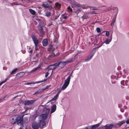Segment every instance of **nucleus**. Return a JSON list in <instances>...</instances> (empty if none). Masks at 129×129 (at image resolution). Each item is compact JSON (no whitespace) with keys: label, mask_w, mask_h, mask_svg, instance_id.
Instances as JSON below:
<instances>
[{"label":"nucleus","mask_w":129,"mask_h":129,"mask_svg":"<svg viewBox=\"0 0 129 129\" xmlns=\"http://www.w3.org/2000/svg\"><path fill=\"white\" fill-rule=\"evenodd\" d=\"M10 121L12 124H14L16 122L18 123H21L23 121L19 116H14L11 119Z\"/></svg>","instance_id":"1"},{"label":"nucleus","mask_w":129,"mask_h":129,"mask_svg":"<svg viewBox=\"0 0 129 129\" xmlns=\"http://www.w3.org/2000/svg\"><path fill=\"white\" fill-rule=\"evenodd\" d=\"M72 73H71L67 78L65 81L64 83L62 85L61 89L62 90L65 89L68 86L70 83L71 77L72 76Z\"/></svg>","instance_id":"2"},{"label":"nucleus","mask_w":129,"mask_h":129,"mask_svg":"<svg viewBox=\"0 0 129 129\" xmlns=\"http://www.w3.org/2000/svg\"><path fill=\"white\" fill-rule=\"evenodd\" d=\"M72 7H79L82 8L83 9L86 8V7L84 5H81L78 3L73 0L70 3Z\"/></svg>","instance_id":"3"},{"label":"nucleus","mask_w":129,"mask_h":129,"mask_svg":"<svg viewBox=\"0 0 129 129\" xmlns=\"http://www.w3.org/2000/svg\"><path fill=\"white\" fill-rule=\"evenodd\" d=\"M72 59L69 60H68L65 62H59L57 64V67H59L60 68H62L64 66L66 65V63H70L72 62Z\"/></svg>","instance_id":"4"},{"label":"nucleus","mask_w":129,"mask_h":129,"mask_svg":"<svg viewBox=\"0 0 129 129\" xmlns=\"http://www.w3.org/2000/svg\"><path fill=\"white\" fill-rule=\"evenodd\" d=\"M31 38L35 44L36 47V49L37 50V46L39 44V42L38 40L36 37L34 35H33L31 36Z\"/></svg>","instance_id":"5"},{"label":"nucleus","mask_w":129,"mask_h":129,"mask_svg":"<svg viewBox=\"0 0 129 129\" xmlns=\"http://www.w3.org/2000/svg\"><path fill=\"white\" fill-rule=\"evenodd\" d=\"M36 100H31L25 101L24 104L26 106H29L32 105L36 101Z\"/></svg>","instance_id":"6"},{"label":"nucleus","mask_w":129,"mask_h":129,"mask_svg":"<svg viewBox=\"0 0 129 129\" xmlns=\"http://www.w3.org/2000/svg\"><path fill=\"white\" fill-rule=\"evenodd\" d=\"M57 67V64L55 63L52 65H51L49 66L48 68V69L49 70V71H52V73L53 70Z\"/></svg>","instance_id":"7"},{"label":"nucleus","mask_w":129,"mask_h":129,"mask_svg":"<svg viewBox=\"0 0 129 129\" xmlns=\"http://www.w3.org/2000/svg\"><path fill=\"white\" fill-rule=\"evenodd\" d=\"M99 125L100 124L98 123L94 125L87 127L86 128V129H94L99 126Z\"/></svg>","instance_id":"8"},{"label":"nucleus","mask_w":129,"mask_h":129,"mask_svg":"<svg viewBox=\"0 0 129 129\" xmlns=\"http://www.w3.org/2000/svg\"><path fill=\"white\" fill-rule=\"evenodd\" d=\"M39 127L42 128L45 125V121L44 120H40L38 123Z\"/></svg>","instance_id":"9"},{"label":"nucleus","mask_w":129,"mask_h":129,"mask_svg":"<svg viewBox=\"0 0 129 129\" xmlns=\"http://www.w3.org/2000/svg\"><path fill=\"white\" fill-rule=\"evenodd\" d=\"M48 116L47 113H44L41 114L40 116L41 118L43 120H45L46 119Z\"/></svg>","instance_id":"10"},{"label":"nucleus","mask_w":129,"mask_h":129,"mask_svg":"<svg viewBox=\"0 0 129 129\" xmlns=\"http://www.w3.org/2000/svg\"><path fill=\"white\" fill-rule=\"evenodd\" d=\"M48 2L50 3V1H48L47 2H43L42 5V6L45 8H48L49 7V4L47 3Z\"/></svg>","instance_id":"11"},{"label":"nucleus","mask_w":129,"mask_h":129,"mask_svg":"<svg viewBox=\"0 0 129 129\" xmlns=\"http://www.w3.org/2000/svg\"><path fill=\"white\" fill-rule=\"evenodd\" d=\"M25 73L23 72H20L16 75V77H18V78L22 77L25 75Z\"/></svg>","instance_id":"12"},{"label":"nucleus","mask_w":129,"mask_h":129,"mask_svg":"<svg viewBox=\"0 0 129 129\" xmlns=\"http://www.w3.org/2000/svg\"><path fill=\"white\" fill-rule=\"evenodd\" d=\"M32 127L34 129H38L39 127L38 123H33L32 124Z\"/></svg>","instance_id":"13"},{"label":"nucleus","mask_w":129,"mask_h":129,"mask_svg":"<svg viewBox=\"0 0 129 129\" xmlns=\"http://www.w3.org/2000/svg\"><path fill=\"white\" fill-rule=\"evenodd\" d=\"M114 125L112 124H109V125H106L104 126L105 129H112Z\"/></svg>","instance_id":"14"},{"label":"nucleus","mask_w":129,"mask_h":129,"mask_svg":"<svg viewBox=\"0 0 129 129\" xmlns=\"http://www.w3.org/2000/svg\"><path fill=\"white\" fill-rule=\"evenodd\" d=\"M56 107L55 105H53L51 107V113H52L55 112L56 109Z\"/></svg>","instance_id":"15"},{"label":"nucleus","mask_w":129,"mask_h":129,"mask_svg":"<svg viewBox=\"0 0 129 129\" xmlns=\"http://www.w3.org/2000/svg\"><path fill=\"white\" fill-rule=\"evenodd\" d=\"M110 38V39H107L105 41L104 43H105L106 44H109L111 41L112 40V35H111Z\"/></svg>","instance_id":"16"},{"label":"nucleus","mask_w":129,"mask_h":129,"mask_svg":"<svg viewBox=\"0 0 129 129\" xmlns=\"http://www.w3.org/2000/svg\"><path fill=\"white\" fill-rule=\"evenodd\" d=\"M43 45L44 46H47L48 44V42L47 39L44 40L42 42Z\"/></svg>","instance_id":"17"},{"label":"nucleus","mask_w":129,"mask_h":129,"mask_svg":"<svg viewBox=\"0 0 129 129\" xmlns=\"http://www.w3.org/2000/svg\"><path fill=\"white\" fill-rule=\"evenodd\" d=\"M96 51H95L90 56H89L87 59L85 60V61L86 62H87L89 61L92 58Z\"/></svg>","instance_id":"18"},{"label":"nucleus","mask_w":129,"mask_h":129,"mask_svg":"<svg viewBox=\"0 0 129 129\" xmlns=\"http://www.w3.org/2000/svg\"><path fill=\"white\" fill-rule=\"evenodd\" d=\"M40 34V37H43L44 35V32L43 31V29L41 28L39 30Z\"/></svg>","instance_id":"19"},{"label":"nucleus","mask_w":129,"mask_h":129,"mask_svg":"<svg viewBox=\"0 0 129 129\" xmlns=\"http://www.w3.org/2000/svg\"><path fill=\"white\" fill-rule=\"evenodd\" d=\"M81 8H77L76 10H75L74 9V10H75L74 12L76 14H78L82 11V9Z\"/></svg>","instance_id":"20"},{"label":"nucleus","mask_w":129,"mask_h":129,"mask_svg":"<svg viewBox=\"0 0 129 129\" xmlns=\"http://www.w3.org/2000/svg\"><path fill=\"white\" fill-rule=\"evenodd\" d=\"M41 66L40 65H39V66L35 68L34 69H33V70L31 71L30 72L31 73L33 72L34 73L35 71H36L37 70H38L39 69H40L41 68Z\"/></svg>","instance_id":"21"},{"label":"nucleus","mask_w":129,"mask_h":129,"mask_svg":"<svg viewBox=\"0 0 129 129\" xmlns=\"http://www.w3.org/2000/svg\"><path fill=\"white\" fill-rule=\"evenodd\" d=\"M45 15L48 17H49L51 15V13L48 11H46L45 13Z\"/></svg>","instance_id":"22"},{"label":"nucleus","mask_w":129,"mask_h":129,"mask_svg":"<svg viewBox=\"0 0 129 129\" xmlns=\"http://www.w3.org/2000/svg\"><path fill=\"white\" fill-rule=\"evenodd\" d=\"M50 108H47L46 107L44 108V110L46 112L45 113H47L48 115V113L50 111Z\"/></svg>","instance_id":"23"},{"label":"nucleus","mask_w":129,"mask_h":129,"mask_svg":"<svg viewBox=\"0 0 129 129\" xmlns=\"http://www.w3.org/2000/svg\"><path fill=\"white\" fill-rule=\"evenodd\" d=\"M58 93L50 101H52L56 100L57 99L58 96L59 94Z\"/></svg>","instance_id":"24"},{"label":"nucleus","mask_w":129,"mask_h":129,"mask_svg":"<svg viewBox=\"0 0 129 129\" xmlns=\"http://www.w3.org/2000/svg\"><path fill=\"white\" fill-rule=\"evenodd\" d=\"M59 55V52L57 53H56L55 54V53H53L52 54H51L49 55V57H54L55 56H57Z\"/></svg>","instance_id":"25"},{"label":"nucleus","mask_w":129,"mask_h":129,"mask_svg":"<svg viewBox=\"0 0 129 129\" xmlns=\"http://www.w3.org/2000/svg\"><path fill=\"white\" fill-rule=\"evenodd\" d=\"M56 7L58 9H59L61 6V4L58 3H56L55 4Z\"/></svg>","instance_id":"26"},{"label":"nucleus","mask_w":129,"mask_h":129,"mask_svg":"<svg viewBox=\"0 0 129 129\" xmlns=\"http://www.w3.org/2000/svg\"><path fill=\"white\" fill-rule=\"evenodd\" d=\"M88 18V16L86 14H84L82 16V18L83 19H85L87 18Z\"/></svg>","instance_id":"27"},{"label":"nucleus","mask_w":129,"mask_h":129,"mask_svg":"<svg viewBox=\"0 0 129 129\" xmlns=\"http://www.w3.org/2000/svg\"><path fill=\"white\" fill-rule=\"evenodd\" d=\"M18 70L17 68H16L15 69H13V70H12V71L10 73V74L11 75L13 73H14L15 72H16Z\"/></svg>","instance_id":"28"},{"label":"nucleus","mask_w":129,"mask_h":129,"mask_svg":"<svg viewBox=\"0 0 129 129\" xmlns=\"http://www.w3.org/2000/svg\"><path fill=\"white\" fill-rule=\"evenodd\" d=\"M29 11L33 15H35L36 13L35 11L31 9H29Z\"/></svg>","instance_id":"29"},{"label":"nucleus","mask_w":129,"mask_h":129,"mask_svg":"<svg viewBox=\"0 0 129 129\" xmlns=\"http://www.w3.org/2000/svg\"><path fill=\"white\" fill-rule=\"evenodd\" d=\"M49 49L50 50L53 51L54 50V48H53V46L52 45H50L49 47Z\"/></svg>","instance_id":"30"},{"label":"nucleus","mask_w":129,"mask_h":129,"mask_svg":"<svg viewBox=\"0 0 129 129\" xmlns=\"http://www.w3.org/2000/svg\"><path fill=\"white\" fill-rule=\"evenodd\" d=\"M116 20L115 19H113L111 24V26H113L114 25L115 22L116 21Z\"/></svg>","instance_id":"31"},{"label":"nucleus","mask_w":129,"mask_h":129,"mask_svg":"<svg viewBox=\"0 0 129 129\" xmlns=\"http://www.w3.org/2000/svg\"><path fill=\"white\" fill-rule=\"evenodd\" d=\"M7 79H5V80L4 81H3L1 82L0 83V86H1L3 83H5L7 81Z\"/></svg>","instance_id":"32"},{"label":"nucleus","mask_w":129,"mask_h":129,"mask_svg":"<svg viewBox=\"0 0 129 129\" xmlns=\"http://www.w3.org/2000/svg\"><path fill=\"white\" fill-rule=\"evenodd\" d=\"M50 71H48L46 73H45V77L46 78H47V77L48 76V75L50 73V72H49Z\"/></svg>","instance_id":"33"},{"label":"nucleus","mask_w":129,"mask_h":129,"mask_svg":"<svg viewBox=\"0 0 129 129\" xmlns=\"http://www.w3.org/2000/svg\"><path fill=\"white\" fill-rule=\"evenodd\" d=\"M67 9L69 10L71 12H73V10L71 8V7L70 6H69L68 8Z\"/></svg>","instance_id":"34"},{"label":"nucleus","mask_w":129,"mask_h":129,"mask_svg":"<svg viewBox=\"0 0 129 129\" xmlns=\"http://www.w3.org/2000/svg\"><path fill=\"white\" fill-rule=\"evenodd\" d=\"M51 86V85H48V86H47L44 89H43V90H45L46 89H47L48 88H49Z\"/></svg>","instance_id":"35"},{"label":"nucleus","mask_w":129,"mask_h":129,"mask_svg":"<svg viewBox=\"0 0 129 129\" xmlns=\"http://www.w3.org/2000/svg\"><path fill=\"white\" fill-rule=\"evenodd\" d=\"M96 31H97L98 32V33H99L101 31V30H100V28H99V27H97L96 28Z\"/></svg>","instance_id":"36"},{"label":"nucleus","mask_w":129,"mask_h":129,"mask_svg":"<svg viewBox=\"0 0 129 129\" xmlns=\"http://www.w3.org/2000/svg\"><path fill=\"white\" fill-rule=\"evenodd\" d=\"M109 33L108 31H106V35L107 37H108L109 36Z\"/></svg>","instance_id":"37"},{"label":"nucleus","mask_w":129,"mask_h":129,"mask_svg":"<svg viewBox=\"0 0 129 129\" xmlns=\"http://www.w3.org/2000/svg\"><path fill=\"white\" fill-rule=\"evenodd\" d=\"M59 15L60 14H59L57 15L55 17V20H56L57 19L58 17H59Z\"/></svg>","instance_id":"38"},{"label":"nucleus","mask_w":129,"mask_h":129,"mask_svg":"<svg viewBox=\"0 0 129 129\" xmlns=\"http://www.w3.org/2000/svg\"><path fill=\"white\" fill-rule=\"evenodd\" d=\"M41 92V91L40 90H37V91L35 92L34 93V94H36L40 93Z\"/></svg>","instance_id":"39"},{"label":"nucleus","mask_w":129,"mask_h":129,"mask_svg":"<svg viewBox=\"0 0 129 129\" xmlns=\"http://www.w3.org/2000/svg\"><path fill=\"white\" fill-rule=\"evenodd\" d=\"M47 80V79H44V80H42V81H41L38 82V83L42 82H45Z\"/></svg>","instance_id":"40"},{"label":"nucleus","mask_w":129,"mask_h":129,"mask_svg":"<svg viewBox=\"0 0 129 129\" xmlns=\"http://www.w3.org/2000/svg\"><path fill=\"white\" fill-rule=\"evenodd\" d=\"M54 43H56V44L58 43L57 40V39L56 38L55 39H54Z\"/></svg>","instance_id":"41"},{"label":"nucleus","mask_w":129,"mask_h":129,"mask_svg":"<svg viewBox=\"0 0 129 129\" xmlns=\"http://www.w3.org/2000/svg\"><path fill=\"white\" fill-rule=\"evenodd\" d=\"M121 83L122 85H124V81H122L121 82Z\"/></svg>","instance_id":"42"},{"label":"nucleus","mask_w":129,"mask_h":129,"mask_svg":"<svg viewBox=\"0 0 129 129\" xmlns=\"http://www.w3.org/2000/svg\"><path fill=\"white\" fill-rule=\"evenodd\" d=\"M36 20H37V21H38L39 22H41L42 21L41 20L39 19H36Z\"/></svg>","instance_id":"43"},{"label":"nucleus","mask_w":129,"mask_h":129,"mask_svg":"<svg viewBox=\"0 0 129 129\" xmlns=\"http://www.w3.org/2000/svg\"><path fill=\"white\" fill-rule=\"evenodd\" d=\"M116 15L117 14H115L114 15V16L113 19H115V20H116Z\"/></svg>","instance_id":"44"},{"label":"nucleus","mask_w":129,"mask_h":129,"mask_svg":"<svg viewBox=\"0 0 129 129\" xmlns=\"http://www.w3.org/2000/svg\"><path fill=\"white\" fill-rule=\"evenodd\" d=\"M102 45V44L101 45V46L98 47H96V48H93V50H95L96 49V48H98V49L100 47H101Z\"/></svg>","instance_id":"45"},{"label":"nucleus","mask_w":129,"mask_h":129,"mask_svg":"<svg viewBox=\"0 0 129 129\" xmlns=\"http://www.w3.org/2000/svg\"><path fill=\"white\" fill-rule=\"evenodd\" d=\"M102 45V44L101 45V46L98 47H96V48H93V50H95L96 49V48H98V49L100 47H101Z\"/></svg>","instance_id":"46"},{"label":"nucleus","mask_w":129,"mask_h":129,"mask_svg":"<svg viewBox=\"0 0 129 129\" xmlns=\"http://www.w3.org/2000/svg\"><path fill=\"white\" fill-rule=\"evenodd\" d=\"M102 45V44L101 45V46L98 47H96V48H93V50H95L96 49V48H98V49L100 47H101Z\"/></svg>","instance_id":"47"},{"label":"nucleus","mask_w":129,"mask_h":129,"mask_svg":"<svg viewBox=\"0 0 129 129\" xmlns=\"http://www.w3.org/2000/svg\"><path fill=\"white\" fill-rule=\"evenodd\" d=\"M18 96V95H17L14 97H13V98H12V101L14 100Z\"/></svg>","instance_id":"48"},{"label":"nucleus","mask_w":129,"mask_h":129,"mask_svg":"<svg viewBox=\"0 0 129 129\" xmlns=\"http://www.w3.org/2000/svg\"><path fill=\"white\" fill-rule=\"evenodd\" d=\"M22 52L23 54H24L25 53V52H26L25 51V50H22Z\"/></svg>","instance_id":"49"},{"label":"nucleus","mask_w":129,"mask_h":129,"mask_svg":"<svg viewBox=\"0 0 129 129\" xmlns=\"http://www.w3.org/2000/svg\"><path fill=\"white\" fill-rule=\"evenodd\" d=\"M91 13L92 14H96L97 13L95 12L94 11H92L91 12Z\"/></svg>","instance_id":"50"},{"label":"nucleus","mask_w":129,"mask_h":129,"mask_svg":"<svg viewBox=\"0 0 129 129\" xmlns=\"http://www.w3.org/2000/svg\"><path fill=\"white\" fill-rule=\"evenodd\" d=\"M92 9L93 10H98L99 9L98 8H93Z\"/></svg>","instance_id":"51"},{"label":"nucleus","mask_w":129,"mask_h":129,"mask_svg":"<svg viewBox=\"0 0 129 129\" xmlns=\"http://www.w3.org/2000/svg\"><path fill=\"white\" fill-rule=\"evenodd\" d=\"M128 82V81L127 80H126L125 81V84L126 85H127V83Z\"/></svg>","instance_id":"52"},{"label":"nucleus","mask_w":129,"mask_h":129,"mask_svg":"<svg viewBox=\"0 0 129 129\" xmlns=\"http://www.w3.org/2000/svg\"><path fill=\"white\" fill-rule=\"evenodd\" d=\"M126 122L127 124H129V119H128L126 120Z\"/></svg>","instance_id":"53"},{"label":"nucleus","mask_w":129,"mask_h":129,"mask_svg":"<svg viewBox=\"0 0 129 129\" xmlns=\"http://www.w3.org/2000/svg\"><path fill=\"white\" fill-rule=\"evenodd\" d=\"M120 123H121L120 125H121L124 123V122L123 121H122L120 122Z\"/></svg>","instance_id":"54"},{"label":"nucleus","mask_w":129,"mask_h":129,"mask_svg":"<svg viewBox=\"0 0 129 129\" xmlns=\"http://www.w3.org/2000/svg\"><path fill=\"white\" fill-rule=\"evenodd\" d=\"M67 17L66 16H65L63 18L64 19H66L67 18Z\"/></svg>","instance_id":"55"},{"label":"nucleus","mask_w":129,"mask_h":129,"mask_svg":"<svg viewBox=\"0 0 129 129\" xmlns=\"http://www.w3.org/2000/svg\"><path fill=\"white\" fill-rule=\"evenodd\" d=\"M33 83H34H34H27L26 84L27 85H29V84H33Z\"/></svg>","instance_id":"56"},{"label":"nucleus","mask_w":129,"mask_h":129,"mask_svg":"<svg viewBox=\"0 0 129 129\" xmlns=\"http://www.w3.org/2000/svg\"><path fill=\"white\" fill-rule=\"evenodd\" d=\"M19 129H28L27 128H22V127L21 126V127Z\"/></svg>","instance_id":"57"},{"label":"nucleus","mask_w":129,"mask_h":129,"mask_svg":"<svg viewBox=\"0 0 129 129\" xmlns=\"http://www.w3.org/2000/svg\"><path fill=\"white\" fill-rule=\"evenodd\" d=\"M33 50H31L29 51V52L30 53H32L33 52Z\"/></svg>","instance_id":"58"},{"label":"nucleus","mask_w":129,"mask_h":129,"mask_svg":"<svg viewBox=\"0 0 129 129\" xmlns=\"http://www.w3.org/2000/svg\"><path fill=\"white\" fill-rule=\"evenodd\" d=\"M14 4L15 5H20V4Z\"/></svg>","instance_id":"59"},{"label":"nucleus","mask_w":129,"mask_h":129,"mask_svg":"<svg viewBox=\"0 0 129 129\" xmlns=\"http://www.w3.org/2000/svg\"><path fill=\"white\" fill-rule=\"evenodd\" d=\"M39 56V54H37L36 55V56L37 57H38Z\"/></svg>","instance_id":"60"},{"label":"nucleus","mask_w":129,"mask_h":129,"mask_svg":"<svg viewBox=\"0 0 129 129\" xmlns=\"http://www.w3.org/2000/svg\"><path fill=\"white\" fill-rule=\"evenodd\" d=\"M21 1H22V2H23V0H21Z\"/></svg>","instance_id":"61"}]
</instances>
